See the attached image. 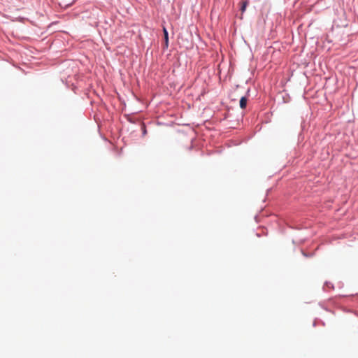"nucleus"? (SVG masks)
I'll list each match as a JSON object with an SVG mask.
<instances>
[{
    "mask_svg": "<svg viewBox=\"0 0 358 358\" xmlns=\"http://www.w3.org/2000/svg\"><path fill=\"white\" fill-rule=\"evenodd\" d=\"M163 32H164V35L165 45L167 48L169 45V36H168V31L165 27L163 28Z\"/></svg>",
    "mask_w": 358,
    "mask_h": 358,
    "instance_id": "nucleus-1",
    "label": "nucleus"
},
{
    "mask_svg": "<svg viewBox=\"0 0 358 358\" xmlns=\"http://www.w3.org/2000/svg\"><path fill=\"white\" fill-rule=\"evenodd\" d=\"M245 6H246V3H244L243 6H242V10H244L245 8Z\"/></svg>",
    "mask_w": 358,
    "mask_h": 358,
    "instance_id": "nucleus-3",
    "label": "nucleus"
},
{
    "mask_svg": "<svg viewBox=\"0 0 358 358\" xmlns=\"http://www.w3.org/2000/svg\"><path fill=\"white\" fill-rule=\"evenodd\" d=\"M246 105H247V99L245 96L241 97V99L240 100V107L242 109H244V108H245Z\"/></svg>",
    "mask_w": 358,
    "mask_h": 358,
    "instance_id": "nucleus-2",
    "label": "nucleus"
}]
</instances>
